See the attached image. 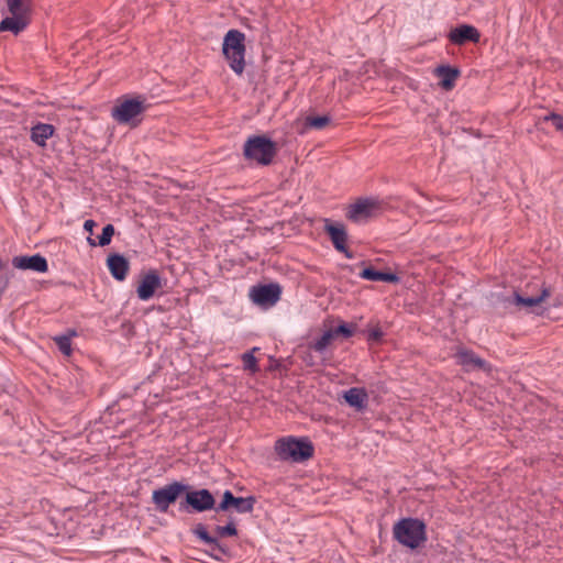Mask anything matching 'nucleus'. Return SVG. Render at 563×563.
<instances>
[{
  "instance_id": "1",
  "label": "nucleus",
  "mask_w": 563,
  "mask_h": 563,
  "mask_svg": "<svg viewBox=\"0 0 563 563\" xmlns=\"http://www.w3.org/2000/svg\"><path fill=\"white\" fill-rule=\"evenodd\" d=\"M275 451L280 461L302 463L313 455L314 448L308 438L286 437L276 441Z\"/></svg>"
},
{
  "instance_id": "26",
  "label": "nucleus",
  "mask_w": 563,
  "mask_h": 563,
  "mask_svg": "<svg viewBox=\"0 0 563 563\" xmlns=\"http://www.w3.org/2000/svg\"><path fill=\"white\" fill-rule=\"evenodd\" d=\"M257 350H258V347H253L251 351H249L242 355L243 368L245 371H249L251 373L258 372L260 368L257 365V360L254 356V352Z\"/></svg>"
},
{
  "instance_id": "11",
  "label": "nucleus",
  "mask_w": 563,
  "mask_h": 563,
  "mask_svg": "<svg viewBox=\"0 0 563 563\" xmlns=\"http://www.w3.org/2000/svg\"><path fill=\"white\" fill-rule=\"evenodd\" d=\"M378 209L377 201L372 198L358 199L347 210V218L354 222H361L374 216Z\"/></svg>"
},
{
  "instance_id": "23",
  "label": "nucleus",
  "mask_w": 563,
  "mask_h": 563,
  "mask_svg": "<svg viewBox=\"0 0 563 563\" xmlns=\"http://www.w3.org/2000/svg\"><path fill=\"white\" fill-rule=\"evenodd\" d=\"M7 7L10 14L21 13L30 15L32 0H7Z\"/></svg>"
},
{
  "instance_id": "4",
  "label": "nucleus",
  "mask_w": 563,
  "mask_h": 563,
  "mask_svg": "<svg viewBox=\"0 0 563 563\" xmlns=\"http://www.w3.org/2000/svg\"><path fill=\"white\" fill-rule=\"evenodd\" d=\"M245 35L239 30H229L224 36L222 44V52L225 58L229 60L231 69L241 75L245 67Z\"/></svg>"
},
{
  "instance_id": "7",
  "label": "nucleus",
  "mask_w": 563,
  "mask_h": 563,
  "mask_svg": "<svg viewBox=\"0 0 563 563\" xmlns=\"http://www.w3.org/2000/svg\"><path fill=\"white\" fill-rule=\"evenodd\" d=\"M282 296V287L276 283L253 286L250 298L260 307L268 308L277 303Z\"/></svg>"
},
{
  "instance_id": "24",
  "label": "nucleus",
  "mask_w": 563,
  "mask_h": 563,
  "mask_svg": "<svg viewBox=\"0 0 563 563\" xmlns=\"http://www.w3.org/2000/svg\"><path fill=\"white\" fill-rule=\"evenodd\" d=\"M77 333L75 330L69 331L67 334H60L56 335L54 338V341L58 347V350L66 356H69L71 354V338L75 336Z\"/></svg>"
},
{
  "instance_id": "27",
  "label": "nucleus",
  "mask_w": 563,
  "mask_h": 563,
  "mask_svg": "<svg viewBox=\"0 0 563 563\" xmlns=\"http://www.w3.org/2000/svg\"><path fill=\"white\" fill-rule=\"evenodd\" d=\"M330 121H331V118L329 115L307 117L305 120V125L307 128L321 130L327 124H329Z\"/></svg>"
},
{
  "instance_id": "22",
  "label": "nucleus",
  "mask_w": 563,
  "mask_h": 563,
  "mask_svg": "<svg viewBox=\"0 0 563 563\" xmlns=\"http://www.w3.org/2000/svg\"><path fill=\"white\" fill-rule=\"evenodd\" d=\"M550 291L548 288L543 287L541 292L538 296H522L519 292L514 294V302L516 305H522L526 307H534L542 302L548 296Z\"/></svg>"
},
{
  "instance_id": "10",
  "label": "nucleus",
  "mask_w": 563,
  "mask_h": 563,
  "mask_svg": "<svg viewBox=\"0 0 563 563\" xmlns=\"http://www.w3.org/2000/svg\"><path fill=\"white\" fill-rule=\"evenodd\" d=\"M324 231L330 236V240L334 249L343 253L346 258H353V254L346 247L347 233L342 224L332 223L330 220H325Z\"/></svg>"
},
{
  "instance_id": "16",
  "label": "nucleus",
  "mask_w": 563,
  "mask_h": 563,
  "mask_svg": "<svg viewBox=\"0 0 563 563\" xmlns=\"http://www.w3.org/2000/svg\"><path fill=\"white\" fill-rule=\"evenodd\" d=\"M30 15L15 13L10 16H5L0 22V33L1 32H12L14 35L20 34L22 31L26 29L30 23Z\"/></svg>"
},
{
  "instance_id": "34",
  "label": "nucleus",
  "mask_w": 563,
  "mask_h": 563,
  "mask_svg": "<svg viewBox=\"0 0 563 563\" xmlns=\"http://www.w3.org/2000/svg\"><path fill=\"white\" fill-rule=\"evenodd\" d=\"M398 280H399V277L396 274L380 272L378 282L397 283Z\"/></svg>"
},
{
  "instance_id": "32",
  "label": "nucleus",
  "mask_w": 563,
  "mask_h": 563,
  "mask_svg": "<svg viewBox=\"0 0 563 563\" xmlns=\"http://www.w3.org/2000/svg\"><path fill=\"white\" fill-rule=\"evenodd\" d=\"M335 332V336L341 334L344 338H351L353 335V329L347 323H341L335 329H331Z\"/></svg>"
},
{
  "instance_id": "19",
  "label": "nucleus",
  "mask_w": 563,
  "mask_h": 563,
  "mask_svg": "<svg viewBox=\"0 0 563 563\" xmlns=\"http://www.w3.org/2000/svg\"><path fill=\"white\" fill-rule=\"evenodd\" d=\"M435 75L440 78V86L444 90H450L453 88L455 79L460 76V70L449 65H440L435 69Z\"/></svg>"
},
{
  "instance_id": "15",
  "label": "nucleus",
  "mask_w": 563,
  "mask_h": 563,
  "mask_svg": "<svg viewBox=\"0 0 563 563\" xmlns=\"http://www.w3.org/2000/svg\"><path fill=\"white\" fill-rule=\"evenodd\" d=\"M107 266L112 277L119 282L125 279L130 264L129 261L121 254H110L107 258Z\"/></svg>"
},
{
  "instance_id": "6",
  "label": "nucleus",
  "mask_w": 563,
  "mask_h": 563,
  "mask_svg": "<svg viewBox=\"0 0 563 563\" xmlns=\"http://www.w3.org/2000/svg\"><path fill=\"white\" fill-rule=\"evenodd\" d=\"M189 489V485L174 481L163 487H159L152 493V503L155 509L165 514L168 511L170 505H173L179 496Z\"/></svg>"
},
{
  "instance_id": "31",
  "label": "nucleus",
  "mask_w": 563,
  "mask_h": 563,
  "mask_svg": "<svg viewBox=\"0 0 563 563\" xmlns=\"http://www.w3.org/2000/svg\"><path fill=\"white\" fill-rule=\"evenodd\" d=\"M543 120L551 121L558 131L563 132V117L562 115L551 112V113L544 115Z\"/></svg>"
},
{
  "instance_id": "35",
  "label": "nucleus",
  "mask_w": 563,
  "mask_h": 563,
  "mask_svg": "<svg viewBox=\"0 0 563 563\" xmlns=\"http://www.w3.org/2000/svg\"><path fill=\"white\" fill-rule=\"evenodd\" d=\"M97 225L96 221L92 219H88L84 222V230L89 233V235H92L93 228Z\"/></svg>"
},
{
  "instance_id": "3",
  "label": "nucleus",
  "mask_w": 563,
  "mask_h": 563,
  "mask_svg": "<svg viewBox=\"0 0 563 563\" xmlns=\"http://www.w3.org/2000/svg\"><path fill=\"white\" fill-rule=\"evenodd\" d=\"M276 151L275 142L265 135H251L243 146L245 159L262 166H267L273 162Z\"/></svg>"
},
{
  "instance_id": "25",
  "label": "nucleus",
  "mask_w": 563,
  "mask_h": 563,
  "mask_svg": "<svg viewBox=\"0 0 563 563\" xmlns=\"http://www.w3.org/2000/svg\"><path fill=\"white\" fill-rule=\"evenodd\" d=\"M335 338V332H332V330H327L323 332V334L317 339L311 347L322 354L327 349L328 346L330 345L331 341Z\"/></svg>"
},
{
  "instance_id": "30",
  "label": "nucleus",
  "mask_w": 563,
  "mask_h": 563,
  "mask_svg": "<svg viewBox=\"0 0 563 563\" xmlns=\"http://www.w3.org/2000/svg\"><path fill=\"white\" fill-rule=\"evenodd\" d=\"M380 272L373 267H365L361 273L360 277L366 280L378 282Z\"/></svg>"
},
{
  "instance_id": "17",
  "label": "nucleus",
  "mask_w": 563,
  "mask_h": 563,
  "mask_svg": "<svg viewBox=\"0 0 563 563\" xmlns=\"http://www.w3.org/2000/svg\"><path fill=\"white\" fill-rule=\"evenodd\" d=\"M55 128L49 123L38 122L31 128L30 139L36 145L46 146L47 140L54 135Z\"/></svg>"
},
{
  "instance_id": "9",
  "label": "nucleus",
  "mask_w": 563,
  "mask_h": 563,
  "mask_svg": "<svg viewBox=\"0 0 563 563\" xmlns=\"http://www.w3.org/2000/svg\"><path fill=\"white\" fill-rule=\"evenodd\" d=\"M255 504L256 498L254 496L236 497L231 490L227 489L216 511H228L230 508H233L238 514H250L253 511Z\"/></svg>"
},
{
  "instance_id": "13",
  "label": "nucleus",
  "mask_w": 563,
  "mask_h": 563,
  "mask_svg": "<svg viewBox=\"0 0 563 563\" xmlns=\"http://www.w3.org/2000/svg\"><path fill=\"white\" fill-rule=\"evenodd\" d=\"M12 264L15 268L33 271L36 273H45L48 269L47 261L41 254H34L32 256H15L12 260Z\"/></svg>"
},
{
  "instance_id": "36",
  "label": "nucleus",
  "mask_w": 563,
  "mask_h": 563,
  "mask_svg": "<svg viewBox=\"0 0 563 563\" xmlns=\"http://www.w3.org/2000/svg\"><path fill=\"white\" fill-rule=\"evenodd\" d=\"M8 285H9V277L8 276L0 277V297L5 291Z\"/></svg>"
},
{
  "instance_id": "33",
  "label": "nucleus",
  "mask_w": 563,
  "mask_h": 563,
  "mask_svg": "<svg viewBox=\"0 0 563 563\" xmlns=\"http://www.w3.org/2000/svg\"><path fill=\"white\" fill-rule=\"evenodd\" d=\"M383 335H384V332L382 331L380 328H373L369 330L367 338L369 341L378 342L382 340Z\"/></svg>"
},
{
  "instance_id": "18",
  "label": "nucleus",
  "mask_w": 563,
  "mask_h": 563,
  "mask_svg": "<svg viewBox=\"0 0 563 563\" xmlns=\"http://www.w3.org/2000/svg\"><path fill=\"white\" fill-rule=\"evenodd\" d=\"M455 358L457 364L462 365L466 371L483 368L486 364L483 358L466 349H460L455 354Z\"/></svg>"
},
{
  "instance_id": "2",
  "label": "nucleus",
  "mask_w": 563,
  "mask_h": 563,
  "mask_svg": "<svg viewBox=\"0 0 563 563\" xmlns=\"http://www.w3.org/2000/svg\"><path fill=\"white\" fill-rule=\"evenodd\" d=\"M394 538L409 549L419 548L427 540L426 523L418 518H402L395 523Z\"/></svg>"
},
{
  "instance_id": "29",
  "label": "nucleus",
  "mask_w": 563,
  "mask_h": 563,
  "mask_svg": "<svg viewBox=\"0 0 563 563\" xmlns=\"http://www.w3.org/2000/svg\"><path fill=\"white\" fill-rule=\"evenodd\" d=\"M216 532L219 537H234L238 534V529L234 522L230 521L225 526H217Z\"/></svg>"
},
{
  "instance_id": "5",
  "label": "nucleus",
  "mask_w": 563,
  "mask_h": 563,
  "mask_svg": "<svg viewBox=\"0 0 563 563\" xmlns=\"http://www.w3.org/2000/svg\"><path fill=\"white\" fill-rule=\"evenodd\" d=\"M179 503L178 510L185 514L205 512L217 508L216 498L207 488L188 489Z\"/></svg>"
},
{
  "instance_id": "14",
  "label": "nucleus",
  "mask_w": 563,
  "mask_h": 563,
  "mask_svg": "<svg viewBox=\"0 0 563 563\" xmlns=\"http://www.w3.org/2000/svg\"><path fill=\"white\" fill-rule=\"evenodd\" d=\"M455 45H463L466 42L477 43L481 38L478 30L470 24H461L452 29L448 35Z\"/></svg>"
},
{
  "instance_id": "28",
  "label": "nucleus",
  "mask_w": 563,
  "mask_h": 563,
  "mask_svg": "<svg viewBox=\"0 0 563 563\" xmlns=\"http://www.w3.org/2000/svg\"><path fill=\"white\" fill-rule=\"evenodd\" d=\"M114 234V227L112 224H107L102 228L101 234L98 236L99 246H107L111 243L112 236Z\"/></svg>"
},
{
  "instance_id": "37",
  "label": "nucleus",
  "mask_w": 563,
  "mask_h": 563,
  "mask_svg": "<svg viewBox=\"0 0 563 563\" xmlns=\"http://www.w3.org/2000/svg\"><path fill=\"white\" fill-rule=\"evenodd\" d=\"M87 243H88L90 246H92V247H95V246L99 245V244H98V241H96L95 239H92V236H91V235H89V236L87 238Z\"/></svg>"
},
{
  "instance_id": "21",
  "label": "nucleus",
  "mask_w": 563,
  "mask_h": 563,
  "mask_svg": "<svg viewBox=\"0 0 563 563\" xmlns=\"http://www.w3.org/2000/svg\"><path fill=\"white\" fill-rule=\"evenodd\" d=\"M192 533L203 543L210 545L213 550H218L221 553H225V550L223 549L222 544L218 541L217 538L210 536V533L207 531V528L202 523H198L194 528Z\"/></svg>"
},
{
  "instance_id": "8",
  "label": "nucleus",
  "mask_w": 563,
  "mask_h": 563,
  "mask_svg": "<svg viewBox=\"0 0 563 563\" xmlns=\"http://www.w3.org/2000/svg\"><path fill=\"white\" fill-rule=\"evenodd\" d=\"M145 109L144 101L126 99L112 108L111 115L118 123L126 124L132 123Z\"/></svg>"
},
{
  "instance_id": "20",
  "label": "nucleus",
  "mask_w": 563,
  "mask_h": 563,
  "mask_svg": "<svg viewBox=\"0 0 563 563\" xmlns=\"http://www.w3.org/2000/svg\"><path fill=\"white\" fill-rule=\"evenodd\" d=\"M344 399L351 407L362 410L366 407L367 394L364 389L354 387L344 393Z\"/></svg>"
},
{
  "instance_id": "12",
  "label": "nucleus",
  "mask_w": 563,
  "mask_h": 563,
  "mask_svg": "<svg viewBox=\"0 0 563 563\" xmlns=\"http://www.w3.org/2000/svg\"><path fill=\"white\" fill-rule=\"evenodd\" d=\"M162 287V278L156 271L147 272L141 279L136 289L137 297L146 301L151 299L155 291Z\"/></svg>"
},
{
  "instance_id": "38",
  "label": "nucleus",
  "mask_w": 563,
  "mask_h": 563,
  "mask_svg": "<svg viewBox=\"0 0 563 563\" xmlns=\"http://www.w3.org/2000/svg\"><path fill=\"white\" fill-rule=\"evenodd\" d=\"M4 267V264L3 262L0 260V269H2Z\"/></svg>"
}]
</instances>
